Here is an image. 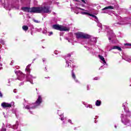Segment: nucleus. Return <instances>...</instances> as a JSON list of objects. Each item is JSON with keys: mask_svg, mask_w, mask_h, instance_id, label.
Returning <instances> with one entry per match:
<instances>
[{"mask_svg": "<svg viewBox=\"0 0 131 131\" xmlns=\"http://www.w3.org/2000/svg\"><path fill=\"white\" fill-rule=\"evenodd\" d=\"M50 9H51L50 6H44L40 7H36V14H40L41 13H51L52 11L50 10Z\"/></svg>", "mask_w": 131, "mask_h": 131, "instance_id": "obj_1", "label": "nucleus"}, {"mask_svg": "<svg viewBox=\"0 0 131 131\" xmlns=\"http://www.w3.org/2000/svg\"><path fill=\"white\" fill-rule=\"evenodd\" d=\"M75 35L76 36V38L78 39H89V38L91 37V35L81 32L75 33Z\"/></svg>", "mask_w": 131, "mask_h": 131, "instance_id": "obj_2", "label": "nucleus"}, {"mask_svg": "<svg viewBox=\"0 0 131 131\" xmlns=\"http://www.w3.org/2000/svg\"><path fill=\"white\" fill-rule=\"evenodd\" d=\"M52 28L53 29L59 30V31H69V30H70L69 28L58 24L53 25L52 26Z\"/></svg>", "mask_w": 131, "mask_h": 131, "instance_id": "obj_3", "label": "nucleus"}, {"mask_svg": "<svg viewBox=\"0 0 131 131\" xmlns=\"http://www.w3.org/2000/svg\"><path fill=\"white\" fill-rule=\"evenodd\" d=\"M22 11L26 12L27 13H33L36 14V7L29 8L28 7H24L21 8Z\"/></svg>", "mask_w": 131, "mask_h": 131, "instance_id": "obj_4", "label": "nucleus"}, {"mask_svg": "<svg viewBox=\"0 0 131 131\" xmlns=\"http://www.w3.org/2000/svg\"><path fill=\"white\" fill-rule=\"evenodd\" d=\"M1 106L4 108H11V107H12V104L9 103L8 102H4L1 104Z\"/></svg>", "mask_w": 131, "mask_h": 131, "instance_id": "obj_5", "label": "nucleus"}, {"mask_svg": "<svg viewBox=\"0 0 131 131\" xmlns=\"http://www.w3.org/2000/svg\"><path fill=\"white\" fill-rule=\"evenodd\" d=\"M41 103H42V98L41 97V96L40 95H38V98L37 99V100L35 102V104H36V105H37V106H39V105H40V104H41Z\"/></svg>", "mask_w": 131, "mask_h": 131, "instance_id": "obj_6", "label": "nucleus"}, {"mask_svg": "<svg viewBox=\"0 0 131 131\" xmlns=\"http://www.w3.org/2000/svg\"><path fill=\"white\" fill-rule=\"evenodd\" d=\"M71 72H72V78L75 80V81L76 82H79L78 80H77V79H76V76L75 75V73L74 72V70H72Z\"/></svg>", "mask_w": 131, "mask_h": 131, "instance_id": "obj_7", "label": "nucleus"}, {"mask_svg": "<svg viewBox=\"0 0 131 131\" xmlns=\"http://www.w3.org/2000/svg\"><path fill=\"white\" fill-rule=\"evenodd\" d=\"M112 50H118L120 52H121L122 51V49H121V48H120V47L117 46H113V48H112Z\"/></svg>", "mask_w": 131, "mask_h": 131, "instance_id": "obj_8", "label": "nucleus"}, {"mask_svg": "<svg viewBox=\"0 0 131 131\" xmlns=\"http://www.w3.org/2000/svg\"><path fill=\"white\" fill-rule=\"evenodd\" d=\"M114 7L112 6H107L105 7V8H103L102 9V11H104V10H114Z\"/></svg>", "mask_w": 131, "mask_h": 131, "instance_id": "obj_9", "label": "nucleus"}, {"mask_svg": "<svg viewBox=\"0 0 131 131\" xmlns=\"http://www.w3.org/2000/svg\"><path fill=\"white\" fill-rule=\"evenodd\" d=\"M98 57L100 60H101V61L103 62L104 64H106V60H105V58H104V57L99 54L98 55Z\"/></svg>", "mask_w": 131, "mask_h": 131, "instance_id": "obj_10", "label": "nucleus"}, {"mask_svg": "<svg viewBox=\"0 0 131 131\" xmlns=\"http://www.w3.org/2000/svg\"><path fill=\"white\" fill-rule=\"evenodd\" d=\"M22 28H23V30H24V31H27V30H28V29H29V28L27 26H23Z\"/></svg>", "mask_w": 131, "mask_h": 131, "instance_id": "obj_11", "label": "nucleus"}, {"mask_svg": "<svg viewBox=\"0 0 131 131\" xmlns=\"http://www.w3.org/2000/svg\"><path fill=\"white\" fill-rule=\"evenodd\" d=\"M101 100H97L96 102V106H101Z\"/></svg>", "mask_w": 131, "mask_h": 131, "instance_id": "obj_12", "label": "nucleus"}, {"mask_svg": "<svg viewBox=\"0 0 131 131\" xmlns=\"http://www.w3.org/2000/svg\"><path fill=\"white\" fill-rule=\"evenodd\" d=\"M26 70L29 72L30 73V64H29L28 66H27Z\"/></svg>", "mask_w": 131, "mask_h": 131, "instance_id": "obj_13", "label": "nucleus"}, {"mask_svg": "<svg viewBox=\"0 0 131 131\" xmlns=\"http://www.w3.org/2000/svg\"><path fill=\"white\" fill-rule=\"evenodd\" d=\"M82 14H84V15H88L89 16H91V17H93V15L91 13H89L88 12H83Z\"/></svg>", "mask_w": 131, "mask_h": 131, "instance_id": "obj_14", "label": "nucleus"}, {"mask_svg": "<svg viewBox=\"0 0 131 131\" xmlns=\"http://www.w3.org/2000/svg\"><path fill=\"white\" fill-rule=\"evenodd\" d=\"M33 20L34 21V22H35V23H40V21H39V20H37L33 19Z\"/></svg>", "mask_w": 131, "mask_h": 131, "instance_id": "obj_15", "label": "nucleus"}, {"mask_svg": "<svg viewBox=\"0 0 131 131\" xmlns=\"http://www.w3.org/2000/svg\"><path fill=\"white\" fill-rule=\"evenodd\" d=\"M25 108L29 110V109H31V107H30V106H29V105H26L25 107Z\"/></svg>", "mask_w": 131, "mask_h": 131, "instance_id": "obj_16", "label": "nucleus"}, {"mask_svg": "<svg viewBox=\"0 0 131 131\" xmlns=\"http://www.w3.org/2000/svg\"><path fill=\"white\" fill-rule=\"evenodd\" d=\"M92 17L93 18H95V19H98V17H97V16H96V15H95L94 14L92 15Z\"/></svg>", "mask_w": 131, "mask_h": 131, "instance_id": "obj_17", "label": "nucleus"}, {"mask_svg": "<svg viewBox=\"0 0 131 131\" xmlns=\"http://www.w3.org/2000/svg\"><path fill=\"white\" fill-rule=\"evenodd\" d=\"M82 3H83V4H86V2H85V0H81Z\"/></svg>", "mask_w": 131, "mask_h": 131, "instance_id": "obj_18", "label": "nucleus"}, {"mask_svg": "<svg viewBox=\"0 0 131 131\" xmlns=\"http://www.w3.org/2000/svg\"><path fill=\"white\" fill-rule=\"evenodd\" d=\"M79 10H81V11H84V9L80 8V7L78 8Z\"/></svg>", "mask_w": 131, "mask_h": 131, "instance_id": "obj_19", "label": "nucleus"}, {"mask_svg": "<svg viewBox=\"0 0 131 131\" xmlns=\"http://www.w3.org/2000/svg\"><path fill=\"white\" fill-rule=\"evenodd\" d=\"M2 131H7V129L5 128H3L2 129Z\"/></svg>", "mask_w": 131, "mask_h": 131, "instance_id": "obj_20", "label": "nucleus"}, {"mask_svg": "<svg viewBox=\"0 0 131 131\" xmlns=\"http://www.w3.org/2000/svg\"><path fill=\"white\" fill-rule=\"evenodd\" d=\"M67 57H71V54H70V53L68 54Z\"/></svg>", "mask_w": 131, "mask_h": 131, "instance_id": "obj_21", "label": "nucleus"}, {"mask_svg": "<svg viewBox=\"0 0 131 131\" xmlns=\"http://www.w3.org/2000/svg\"><path fill=\"white\" fill-rule=\"evenodd\" d=\"M0 97L3 98V94H2V92L0 91Z\"/></svg>", "mask_w": 131, "mask_h": 131, "instance_id": "obj_22", "label": "nucleus"}, {"mask_svg": "<svg viewBox=\"0 0 131 131\" xmlns=\"http://www.w3.org/2000/svg\"><path fill=\"white\" fill-rule=\"evenodd\" d=\"M98 79H99V78L98 77L94 78V80H98Z\"/></svg>", "mask_w": 131, "mask_h": 131, "instance_id": "obj_23", "label": "nucleus"}, {"mask_svg": "<svg viewBox=\"0 0 131 131\" xmlns=\"http://www.w3.org/2000/svg\"><path fill=\"white\" fill-rule=\"evenodd\" d=\"M68 122H70V123H72V121H71L70 119L68 120Z\"/></svg>", "mask_w": 131, "mask_h": 131, "instance_id": "obj_24", "label": "nucleus"}, {"mask_svg": "<svg viewBox=\"0 0 131 131\" xmlns=\"http://www.w3.org/2000/svg\"><path fill=\"white\" fill-rule=\"evenodd\" d=\"M49 34H50V35H52V34H53V32H50L49 33Z\"/></svg>", "mask_w": 131, "mask_h": 131, "instance_id": "obj_25", "label": "nucleus"}, {"mask_svg": "<svg viewBox=\"0 0 131 131\" xmlns=\"http://www.w3.org/2000/svg\"><path fill=\"white\" fill-rule=\"evenodd\" d=\"M130 44V43H126L125 44V46H129Z\"/></svg>", "mask_w": 131, "mask_h": 131, "instance_id": "obj_26", "label": "nucleus"}, {"mask_svg": "<svg viewBox=\"0 0 131 131\" xmlns=\"http://www.w3.org/2000/svg\"><path fill=\"white\" fill-rule=\"evenodd\" d=\"M109 40H111V38H108Z\"/></svg>", "mask_w": 131, "mask_h": 131, "instance_id": "obj_27", "label": "nucleus"}, {"mask_svg": "<svg viewBox=\"0 0 131 131\" xmlns=\"http://www.w3.org/2000/svg\"><path fill=\"white\" fill-rule=\"evenodd\" d=\"M45 78H47V77H45ZM47 78H50V77H47Z\"/></svg>", "mask_w": 131, "mask_h": 131, "instance_id": "obj_28", "label": "nucleus"}, {"mask_svg": "<svg viewBox=\"0 0 131 131\" xmlns=\"http://www.w3.org/2000/svg\"><path fill=\"white\" fill-rule=\"evenodd\" d=\"M129 46L131 47V43H130V44H129Z\"/></svg>", "mask_w": 131, "mask_h": 131, "instance_id": "obj_29", "label": "nucleus"}, {"mask_svg": "<svg viewBox=\"0 0 131 131\" xmlns=\"http://www.w3.org/2000/svg\"><path fill=\"white\" fill-rule=\"evenodd\" d=\"M128 122H129V120H128Z\"/></svg>", "mask_w": 131, "mask_h": 131, "instance_id": "obj_30", "label": "nucleus"}, {"mask_svg": "<svg viewBox=\"0 0 131 131\" xmlns=\"http://www.w3.org/2000/svg\"><path fill=\"white\" fill-rule=\"evenodd\" d=\"M87 88H89V85L87 86Z\"/></svg>", "mask_w": 131, "mask_h": 131, "instance_id": "obj_31", "label": "nucleus"}, {"mask_svg": "<svg viewBox=\"0 0 131 131\" xmlns=\"http://www.w3.org/2000/svg\"><path fill=\"white\" fill-rule=\"evenodd\" d=\"M32 108H34V107H32Z\"/></svg>", "mask_w": 131, "mask_h": 131, "instance_id": "obj_32", "label": "nucleus"}, {"mask_svg": "<svg viewBox=\"0 0 131 131\" xmlns=\"http://www.w3.org/2000/svg\"><path fill=\"white\" fill-rule=\"evenodd\" d=\"M61 119V120H63V119Z\"/></svg>", "mask_w": 131, "mask_h": 131, "instance_id": "obj_33", "label": "nucleus"}, {"mask_svg": "<svg viewBox=\"0 0 131 131\" xmlns=\"http://www.w3.org/2000/svg\"><path fill=\"white\" fill-rule=\"evenodd\" d=\"M61 119V120H63V119Z\"/></svg>", "mask_w": 131, "mask_h": 131, "instance_id": "obj_34", "label": "nucleus"}, {"mask_svg": "<svg viewBox=\"0 0 131 131\" xmlns=\"http://www.w3.org/2000/svg\"><path fill=\"white\" fill-rule=\"evenodd\" d=\"M46 69H47V68H45Z\"/></svg>", "mask_w": 131, "mask_h": 131, "instance_id": "obj_35", "label": "nucleus"}, {"mask_svg": "<svg viewBox=\"0 0 131 131\" xmlns=\"http://www.w3.org/2000/svg\"><path fill=\"white\" fill-rule=\"evenodd\" d=\"M76 1H77V0H76Z\"/></svg>", "mask_w": 131, "mask_h": 131, "instance_id": "obj_36", "label": "nucleus"}]
</instances>
